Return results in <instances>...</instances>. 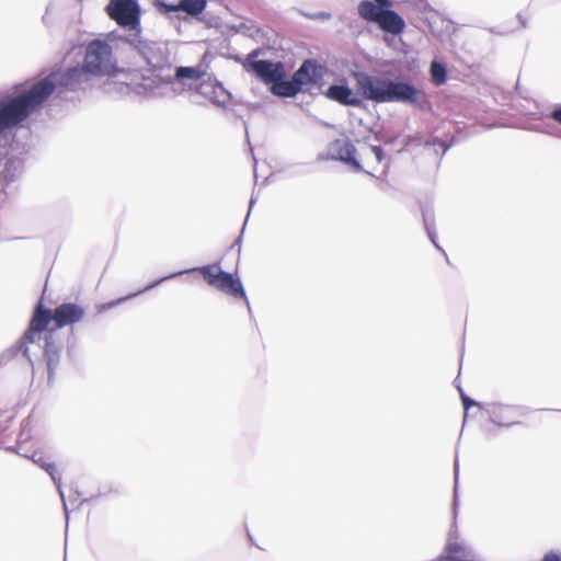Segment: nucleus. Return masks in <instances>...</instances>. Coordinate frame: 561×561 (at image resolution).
<instances>
[{"instance_id":"1","label":"nucleus","mask_w":561,"mask_h":561,"mask_svg":"<svg viewBox=\"0 0 561 561\" xmlns=\"http://www.w3.org/2000/svg\"><path fill=\"white\" fill-rule=\"evenodd\" d=\"M114 71L115 61L111 46L106 42L95 39L87 46L82 68L75 67L66 72H54L19 95L0 100V203L4 202L8 188L22 167L21 160L9 157L8 133L37 110L57 84L77 89L87 84L91 76H111Z\"/></svg>"},{"instance_id":"2","label":"nucleus","mask_w":561,"mask_h":561,"mask_svg":"<svg viewBox=\"0 0 561 561\" xmlns=\"http://www.w3.org/2000/svg\"><path fill=\"white\" fill-rule=\"evenodd\" d=\"M145 56L154 69L141 81V88L150 96L171 99L197 89V83L207 73V66L203 62L192 67H176L172 72L171 67L165 65V47L162 46L149 47Z\"/></svg>"},{"instance_id":"3","label":"nucleus","mask_w":561,"mask_h":561,"mask_svg":"<svg viewBox=\"0 0 561 561\" xmlns=\"http://www.w3.org/2000/svg\"><path fill=\"white\" fill-rule=\"evenodd\" d=\"M83 316V308L75 304L60 305L55 309L53 316H50L49 310H44L42 306H38L31 321L30 330L25 333L24 339L30 343H34L39 333L46 329L50 320L56 322L57 328H62L80 321Z\"/></svg>"},{"instance_id":"4","label":"nucleus","mask_w":561,"mask_h":561,"mask_svg":"<svg viewBox=\"0 0 561 561\" xmlns=\"http://www.w3.org/2000/svg\"><path fill=\"white\" fill-rule=\"evenodd\" d=\"M198 271L203 274L205 280L221 290L222 293L233 296V297H242L247 299L243 287L238 278H234L232 274L222 272L216 266H203L198 268Z\"/></svg>"},{"instance_id":"5","label":"nucleus","mask_w":561,"mask_h":561,"mask_svg":"<svg viewBox=\"0 0 561 561\" xmlns=\"http://www.w3.org/2000/svg\"><path fill=\"white\" fill-rule=\"evenodd\" d=\"M260 50H253L244 60L243 67L252 71L265 83L273 84L278 79L286 78V71L282 62L257 60Z\"/></svg>"},{"instance_id":"6","label":"nucleus","mask_w":561,"mask_h":561,"mask_svg":"<svg viewBox=\"0 0 561 561\" xmlns=\"http://www.w3.org/2000/svg\"><path fill=\"white\" fill-rule=\"evenodd\" d=\"M355 80L358 91L365 99L377 103H388L387 90L389 79L358 72L355 73Z\"/></svg>"},{"instance_id":"7","label":"nucleus","mask_w":561,"mask_h":561,"mask_svg":"<svg viewBox=\"0 0 561 561\" xmlns=\"http://www.w3.org/2000/svg\"><path fill=\"white\" fill-rule=\"evenodd\" d=\"M106 10L108 15L122 26L135 28L138 25L139 7L134 0H111Z\"/></svg>"},{"instance_id":"8","label":"nucleus","mask_w":561,"mask_h":561,"mask_svg":"<svg viewBox=\"0 0 561 561\" xmlns=\"http://www.w3.org/2000/svg\"><path fill=\"white\" fill-rule=\"evenodd\" d=\"M420 91L413 85L401 81H388L387 98L390 102L416 104L420 102Z\"/></svg>"},{"instance_id":"9","label":"nucleus","mask_w":561,"mask_h":561,"mask_svg":"<svg viewBox=\"0 0 561 561\" xmlns=\"http://www.w3.org/2000/svg\"><path fill=\"white\" fill-rule=\"evenodd\" d=\"M197 92L216 104H225L229 100V94L225 88L219 82L211 79L198 83Z\"/></svg>"},{"instance_id":"10","label":"nucleus","mask_w":561,"mask_h":561,"mask_svg":"<svg viewBox=\"0 0 561 561\" xmlns=\"http://www.w3.org/2000/svg\"><path fill=\"white\" fill-rule=\"evenodd\" d=\"M451 530L446 546L447 556L445 559L453 561H481L479 556L465 543L453 541Z\"/></svg>"},{"instance_id":"11","label":"nucleus","mask_w":561,"mask_h":561,"mask_svg":"<svg viewBox=\"0 0 561 561\" xmlns=\"http://www.w3.org/2000/svg\"><path fill=\"white\" fill-rule=\"evenodd\" d=\"M390 5L391 3L388 0L363 1L358 4V13L364 20L378 23Z\"/></svg>"},{"instance_id":"12","label":"nucleus","mask_w":561,"mask_h":561,"mask_svg":"<svg viewBox=\"0 0 561 561\" xmlns=\"http://www.w3.org/2000/svg\"><path fill=\"white\" fill-rule=\"evenodd\" d=\"M327 96L344 105L358 106L362 102L358 95L345 85L330 87L327 91Z\"/></svg>"},{"instance_id":"13","label":"nucleus","mask_w":561,"mask_h":561,"mask_svg":"<svg viewBox=\"0 0 561 561\" xmlns=\"http://www.w3.org/2000/svg\"><path fill=\"white\" fill-rule=\"evenodd\" d=\"M24 456L27 457V455H24ZM28 458H31L34 463L39 466L42 469H44L50 476L51 480L56 484V488L58 490V493H59L62 502H65L64 491L61 489V478L57 473L55 465L47 461L45 459V457L41 453H37V451L33 453L31 456H28ZM64 508L67 512L66 503H64Z\"/></svg>"},{"instance_id":"14","label":"nucleus","mask_w":561,"mask_h":561,"mask_svg":"<svg viewBox=\"0 0 561 561\" xmlns=\"http://www.w3.org/2000/svg\"><path fill=\"white\" fill-rule=\"evenodd\" d=\"M206 4V0H181L176 4L162 3L161 5L167 12L182 11L192 16H196L205 10Z\"/></svg>"},{"instance_id":"15","label":"nucleus","mask_w":561,"mask_h":561,"mask_svg":"<svg viewBox=\"0 0 561 561\" xmlns=\"http://www.w3.org/2000/svg\"><path fill=\"white\" fill-rule=\"evenodd\" d=\"M377 24L385 32L391 33L393 35L400 34L405 26L403 19L394 11L389 10V8H387V10L383 12Z\"/></svg>"},{"instance_id":"16","label":"nucleus","mask_w":561,"mask_h":561,"mask_svg":"<svg viewBox=\"0 0 561 561\" xmlns=\"http://www.w3.org/2000/svg\"><path fill=\"white\" fill-rule=\"evenodd\" d=\"M334 147L339 148L336 159L353 165L356 171L363 170L362 160L357 158V151L351 144L336 141Z\"/></svg>"},{"instance_id":"17","label":"nucleus","mask_w":561,"mask_h":561,"mask_svg":"<svg viewBox=\"0 0 561 561\" xmlns=\"http://www.w3.org/2000/svg\"><path fill=\"white\" fill-rule=\"evenodd\" d=\"M316 77V67L310 61H305L300 68L295 72L293 77L294 83L298 84L299 91L301 88L308 83L314 81Z\"/></svg>"},{"instance_id":"18","label":"nucleus","mask_w":561,"mask_h":561,"mask_svg":"<svg viewBox=\"0 0 561 561\" xmlns=\"http://www.w3.org/2000/svg\"><path fill=\"white\" fill-rule=\"evenodd\" d=\"M271 92L277 96L293 98L299 92V87L293 80L287 81L284 78L276 80L272 84Z\"/></svg>"},{"instance_id":"19","label":"nucleus","mask_w":561,"mask_h":561,"mask_svg":"<svg viewBox=\"0 0 561 561\" xmlns=\"http://www.w3.org/2000/svg\"><path fill=\"white\" fill-rule=\"evenodd\" d=\"M44 353L47 359V366L50 376L59 360V346L46 337Z\"/></svg>"},{"instance_id":"20","label":"nucleus","mask_w":561,"mask_h":561,"mask_svg":"<svg viewBox=\"0 0 561 561\" xmlns=\"http://www.w3.org/2000/svg\"><path fill=\"white\" fill-rule=\"evenodd\" d=\"M431 77L432 81L436 85H442L445 83L447 75H446V68L443 64L434 60L431 65Z\"/></svg>"},{"instance_id":"21","label":"nucleus","mask_w":561,"mask_h":561,"mask_svg":"<svg viewBox=\"0 0 561 561\" xmlns=\"http://www.w3.org/2000/svg\"><path fill=\"white\" fill-rule=\"evenodd\" d=\"M365 154L373 157L376 161V163H380L383 158V153L380 147L378 146H368L365 147Z\"/></svg>"},{"instance_id":"22","label":"nucleus","mask_w":561,"mask_h":561,"mask_svg":"<svg viewBox=\"0 0 561 561\" xmlns=\"http://www.w3.org/2000/svg\"><path fill=\"white\" fill-rule=\"evenodd\" d=\"M502 411H508V408H504L502 405L493 404L491 407L490 413L492 414L491 419L494 423H497L500 425H508L510 422H503L502 420L497 419V412Z\"/></svg>"},{"instance_id":"23","label":"nucleus","mask_w":561,"mask_h":561,"mask_svg":"<svg viewBox=\"0 0 561 561\" xmlns=\"http://www.w3.org/2000/svg\"><path fill=\"white\" fill-rule=\"evenodd\" d=\"M141 291H142V290H140V293H141ZM138 294H139V291H138ZM136 295H137V293H136V294H133V295H129V296H127V297L121 298V299H118V300H115V301L108 302V304H106V305H102V306H100V307H99V312H103V311H105L106 309H110V308H112V307H115V306H117L118 304H121V302L125 301L126 299H128V298H130V297H133V296H136Z\"/></svg>"},{"instance_id":"24","label":"nucleus","mask_w":561,"mask_h":561,"mask_svg":"<svg viewBox=\"0 0 561 561\" xmlns=\"http://www.w3.org/2000/svg\"><path fill=\"white\" fill-rule=\"evenodd\" d=\"M541 561H561V552L550 550L543 554Z\"/></svg>"},{"instance_id":"25","label":"nucleus","mask_w":561,"mask_h":561,"mask_svg":"<svg viewBox=\"0 0 561 561\" xmlns=\"http://www.w3.org/2000/svg\"><path fill=\"white\" fill-rule=\"evenodd\" d=\"M182 273H183V272H178V273L170 274L169 276L162 277V278H160L159 280H157V282H154V283H152V284L148 285V286L145 288V290L150 289V288H153L156 285L160 284L161 282H163V280H165V279H169V278H173V277H175L176 275H180V274H182Z\"/></svg>"},{"instance_id":"26","label":"nucleus","mask_w":561,"mask_h":561,"mask_svg":"<svg viewBox=\"0 0 561 561\" xmlns=\"http://www.w3.org/2000/svg\"><path fill=\"white\" fill-rule=\"evenodd\" d=\"M551 117L561 124V106L556 108L552 113H551Z\"/></svg>"},{"instance_id":"27","label":"nucleus","mask_w":561,"mask_h":561,"mask_svg":"<svg viewBox=\"0 0 561 561\" xmlns=\"http://www.w3.org/2000/svg\"><path fill=\"white\" fill-rule=\"evenodd\" d=\"M462 402H463V405H465V409L467 410L470 405H473L476 404L473 401L469 400L468 398H466L465 396H462Z\"/></svg>"},{"instance_id":"28","label":"nucleus","mask_w":561,"mask_h":561,"mask_svg":"<svg viewBox=\"0 0 561 561\" xmlns=\"http://www.w3.org/2000/svg\"><path fill=\"white\" fill-rule=\"evenodd\" d=\"M457 481H458V461L455 463V493L457 492Z\"/></svg>"},{"instance_id":"29","label":"nucleus","mask_w":561,"mask_h":561,"mask_svg":"<svg viewBox=\"0 0 561 561\" xmlns=\"http://www.w3.org/2000/svg\"><path fill=\"white\" fill-rule=\"evenodd\" d=\"M424 221H425V226H426V229H427L428 236H430L431 240L433 241V243H435V241H434V237H433L432 231L430 230L428 221H427V218H426V217L424 218Z\"/></svg>"},{"instance_id":"30","label":"nucleus","mask_w":561,"mask_h":561,"mask_svg":"<svg viewBox=\"0 0 561 561\" xmlns=\"http://www.w3.org/2000/svg\"><path fill=\"white\" fill-rule=\"evenodd\" d=\"M316 18L322 19V20H329L330 19V14L325 13V12H321V13L317 14Z\"/></svg>"},{"instance_id":"31","label":"nucleus","mask_w":561,"mask_h":561,"mask_svg":"<svg viewBox=\"0 0 561 561\" xmlns=\"http://www.w3.org/2000/svg\"><path fill=\"white\" fill-rule=\"evenodd\" d=\"M456 505H457V502L455 501L454 502V516H456Z\"/></svg>"},{"instance_id":"32","label":"nucleus","mask_w":561,"mask_h":561,"mask_svg":"<svg viewBox=\"0 0 561 561\" xmlns=\"http://www.w3.org/2000/svg\"><path fill=\"white\" fill-rule=\"evenodd\" d=\"M363 156H364L365 158H367V157H368V156H366V154H365V152H364L363 154H359V158L362 159V158H363Z\"/></svg>"}]
</instances>
